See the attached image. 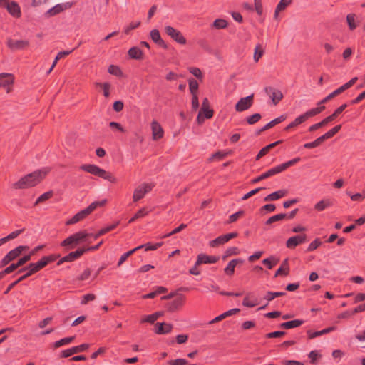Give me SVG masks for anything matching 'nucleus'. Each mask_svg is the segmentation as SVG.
I'll return each mask as SVG.
<instances>
[{"instance_id":"obj_64","label":"nucleus","mask_w":365,"mask_h":365,"mask_svg":"<svg viewBox=\"0 0 365 365\" xmlns=\"http://www.w3.org/2000/svg\"><path fill=\"white\" fill-rule=\"evenodd\" d=\"M192 109L193 110H197L199 108L200 104L198 101L197 95L192 96Z\"/></svg>"},{"instance_id":"obj_26","label":"nucleus","mask_w":365,"mask_h":365,"mask_svg":"<svg viewBox=\"0 0 365 365\" xmlns=\"http://www.w3.org/2000/svg\"><path fill=\"white\" fill-rule=\"evenodd\" d=\"M303 323H304V321L302 319H294V320H291V321H288V322L282 323L280 324V327L289 329L298 327L301 326Z\"/></svg>"},{"instance_id":"obj_29","label":"nucleus","mask_w":365,"mask_h":365,"mask_svg":"<svg viewBox=\"0 0 365 365\" xmlns=\"http://www.w3.org/2000/svg\"><path fill=\"white\" fill-rule=\"evenodd\" d=\"M324 108H325V107L324 106L314 108H312V109L307 110L304 113H303L302 115L304 116V119L307 120L308 118L315 116V115H318L319 113H320L322 110H324Z\"/></svg>"},{"instance_id":"obj_56","label":"nucleus","mask_w":365,"mask_h":365,"mask_svg":"<svg viewBox=\"0 0 365 365\" xmlns=\"http://www.w3.org/2000/svg\"><path fill=\"white\" fill-rule=\"evenodd\" d=\"M285 119H286V116L284 115H282L273 119L268 123H267V127H269V128H271L274 125L283 122L284 120H285Z\"/></svg>"},{"instance_id":"obj_13","label":"nucleus","mask_w":365,"mask_h":365,"mask_svg":"<svg viewBox=\"0 0 365 365\" xmlns=\"http://www.w3.org/2000/svg\"><path fill=\"white\" fill-rule=\"evenodd\" d=\"M150 126L152 130L153 140H158L163 137V129L158 121L153 120L151 123Z\"/></svg>"},{"instance_id":"obj_7","label":"nucleus","mask_w":365,"mask_h":365,"mask_svg":"<svg viewBox=\"0 0 365 365\" xmlns=\"http://www.w3.org/2000/svg\"><path fill=\"white\" fill-rule=\"evenodd\" d=\"M165 32L168 36H169L173 40L176 41L177 43L184 45L186 43V39L182 36L180 31L175 29L171 26H165Z\"/></svg>"},{"instance_id":"obj_8","label":"nucleus","mask_w":365,"mask_h":365,"mask_svg":"<svg viewBox=\"0 0 365 365\" xmlns=\"http://www.w3.org/2000/svg\"><path fill=\"white\" fill-rule=\"evenodd\" d=\"M254 95L251 94L247 97L240 98L235 105V110L237 112H242L248 110L253 104Z\"/></svg>"},{"instance_id":"obj_52","label":"nucleus","mask_w":365,"mask_h":365,"mask_svg":"<svg viewBox=\"0 0 365 365\" xmlns=\"http://www.w3.org/2000/svg\"><path fill=\"white\" fill-rule=\"evenodd\" d=\"M108 71L110 74L114 75L115 76L119 77L123 76V72L118 66L110 65L108 67Z\"/></svg>"},{"instance_id":"obj_2","label":"nucleus","mask_w":365,"mask_h":365,"mask_svg":"<svg viewBox=\"0 0 365 365\" xmlns=\"http://www.w3.org/2000/svg\"><path fill=\"white\" fill-rule=\"evenodd\" d=\"M300 160L301 159L299 157H297V158H293L289 161H287L284 163H282L275 167H273V168L269 169L268 170H267L266 172L262 173L258 177L254 178L252 180V182L257 183V182H259L260 180H262L264 179H266V178H268L273 175H275L277 174H279V173L283 172L284 170H285L286 169H287L289 167L292 166L294 164L297 163L298 162L300 161Z\"/></svg>"},{"instance_id":"obj_20","label":"nucleus","mask_w":365,"mask_h":365,"mask_svg":"<svg viewBox=\"0 0 365 365\" xmlns=\"http://www.w3.org/2000/svg\"><path fill=\"white\" fill-rule=\"evenodd\" d=\"M6 9L8 12L14 17H20L21 9L19 5L16 1H11L7 4Z\"/></svg>"},{"instance_id":"obj_11","label":"nucleus","mask_w":365,"mask_h":365,"mask_svg":"<svg viewBox=\"0 0 365 365\" xmlns=\"http://www.w3.org/2000/svg\"><path fill=\"white\" fill-rule=\"evenodd\" d=\"M185 299V296L182 294H177L173 301L168 303L166 305L167 309L171 312L176 311L183 305Z\"/></svg>"},{"instance_id":"obj_5","label":"nucleus","mask_w":365,"mask_h":365,"mask_svg":"<svg viewBox=\"0 0 365 365\" xmlns=\"http://www.w3.org/2000/svg\"><path fill=\"white\" fill-rule=\"evenodd\" d=\"M29 247L27 246L20 245L9 252L1 259L0 265L4 267L8 264L10 262L19 257L21 252Z\"/></svg>"},{"instance_id":"obj_62","label":"nucleus","mask_w":365,"mask_h":365,"mask_svg":"<svg viewBox=\"0 0 365 365\" xmlns=\"http://www.w3.org/2000/svg\"><path fill=\"white\" fill-rule=\"evenodd\" d=\"M263 187H257V188H255L251 191H250L249 192L245 194L242 197V200H247L248 198H250V197H252V195H255L256 193H257L258 192H259L261 190H262Z\"/></svg>"},{"instance_id":"obj_17","label":"nucleus","mask_w":365,"mask_h":365,"mask_svg":"<svg viewBox=\"0 0 365 365\" xmlns=\"http://www.w3.org/2000/svg\"><path fill=\"white\" fill-rule=\"evenodd\" d=\"M29 44V41L26 40H14L10 38L7 41L8 47L13 51L24 49Z\"/></svg>"},{"instance_id":"obj_15","label":"nucleus","mask_w":365,"mask_h":365,"mask_svg":"<svg viewBox=\"0 0 365 365\" xmlns=\"http://www.w3.org/2000/svg\"><path fill=\"white\" fill-rule=\"evenodd\" d=\"M13 83L14 76L12 74L7 73H0V87L6 88L7 92H9Z\"/></svg>"},{"instance_id":"obj_6","label":"nucleus","mask_w":365,"mask_h":365,"mask_svg":"<svg viewBox=\"0 0 365 365\" xmlns=\"http://www.w3.org/2000/svg\"><path fill=\"white\" fill-rule=\"evenodd\" d=\"M153 185L151 184L145 182L138 186L133 192V201L137 202L143 199L147 193L151 191Z\"/></svg>"},{"instance_id":"obj_58","label":"nucleus","mask_w":365,"mask_h":365,"mask_svg":"<svg viewBox=\"0 0 365 365\" xmlns=\"http://www.w3.org/2000/svg\"><path fill=\"white\" fill-rule=\"evenodd\" d=\"M341 125H338L335 127H334L333 128H331V130H329L328 132H327L326 133H324L326 138L327 139L331 138L332 136H334L336 133H338L339 131V130L341 129Z\"/></svg>"},{"instance_id":"obj_24","label":"nucleus","mask_w":365,"mask_h":365,"mask_svg":"<svg viewBox=\"0 0 365 365\" xmlns=\"http://www.w3.org/2000/svg\"><path fill=\"white\" fill-rule=\"evenodd\" d=\"M48 263V258H41L39 261L36 263H31L28 266V269H31V272H36Z\"/></svg>"},{"instance_id":"obj_48","label":"nucleus","mask_w":365,"mask_h":365,"mask_svg":"<svg viewBox=\"0 0 365 365\" xmlns=\"http://www.w3.org/2000/svg\"><path fill=\"white\" fill-rule=\"evenodd\" d=\"M188 71L192 74L195 77H196L198 80L202 81L203 74L201 70L197 67H189Z\"/></svg>"},{"instance_id":"obj_12","label":"nucleus","mask_w":365,"mask_h":365,"mask_svg":"<svg viewBox=\"0 0 365 365\" xmlns=\"http://www.w3.org/2000/svg\"><path fill=\"white\" fill-rule=\"evenodd\" d=\"M89 347V345L88 344H82L78 346H73L70 349H65L61 352V356L64 358H67L71 356V355L83 351L86 349H88Z\"/></svg>"},{"instance_id":"obj_31","label":"nucleus","mask_w":365,"mask_h":365,"mask_svg":"<svg viewBox=\"0 0 365 365\" xmlns=\"http://www.w3.org/2000/svg\"><path fill=\"white\" fill-rule=\"evenodd\" d=\"M291 2H292V0H280V1L279 2V4H277V6L276 7L274 17L275 19H277L279 13L280 11L284 10L286 9V7L291 4Z\"/></svg>"},{"instance_id":"obj_63","label":"nucleus","mask_w":365,"mask_h":365,"mask_svg":"<svg viewBox=\"0 0 365 365\" xmlns=\"http://www.w3.org/2000/svg\"><path fill=\"white\" fill-rule=\"evenodd\" d=\"M255 9L258 15H262L263 13V6L260 0H255Z\"/></svg>"},{"instance_id":"obj_22","label":"nucleus","mask_w":365,"mask_h":365,"mask_svg":"<svg viewBox=\"0 0 365 365\" xmlns=\"http://www.w3.org/2000/svg\"><path fill=\"white\" fill-rule=\"evenodd\" d=\"M336 329V327H334V326H332V327H327V328H325L321 331H307V335H308V337L309 339H314V338H316L317 336H320L323 334H328V333H330L333 331H335Z\"/></svg>"},{"instance_id":"obj_1","label":"nucleus","mask_w":365,"mask_h":365,"mask_svg":"<svg viewBox=\"0 0 365 365\" xmlns=\"http://www.w3.org/2000/svg\"><path fill=\"white\" fill-rule=\"evenodd\" d=\"M48 172V170L44 168L28 174L15 182L14 187L16 189H24L35 186L46 176Z\"/></svg>"},{"instance_id":"obj_44","label":"nucleus","mask_w":365,"mask_h":365,"mask_svg":"<svg viewBox=\"0 0 365 365\" xmlns=\"http://www.w3.org/2000/svg\"><path fill=\"white\" fill-rule=\"evenodd\" d=\"M148 214V211L146 210V208H145V207L141 208L134 215V216L133 217H131L129 220L128 223H132L135 220L143 217H145Z\"/></svg>"},{"instance_id":"obj_40","label":"nucleus","mask_w":365,"mask_h":365,"mask_svg":"<svg viewBox=\"0 0 365 365\" xmlns=\"http://www.w3.org/2000/svg\"><path fill=\"white\" fill-rule=\"evenodd\" d=\"M74 339H75V336L66 337V338H63L58 341H55L53 343V346L54 348H58L62 346L71 344L74 340Z\"/></svg>"},{"instance_id":"obj_49","label":"nucleus","mask_w":365,"mask_h":365,"mask_svg":"<svg viewBox=\"0 0 365 365\" xmlns=\"http://www.w3.org/2000/svg\"><path fill=\"white\" fill-rule=\"evenodd\" d=\"M53 193V191H48L40 195L36 200L34 205H38L40 202H44L51 197H52Z\"/></svg>"},{"instance_id":"obj_50","label":"nucleus","mask_w":365,"mask_h":365,"mask_svg":"<svg viewBox=\"0 0 365 365\" xmlns=\"http://www.w3.org/2000/svg\"><path fill=\"white\" fill-rule=\"evenodd\" d=\"M284 294H285V292H268L264 295V299L267 300L268 302H270V301L273 300L274 298L283 296Z\"/></svg>"},{"instance_id":"obj_51","label":"nucleus","mask_w":365,"mask_h":365,"mask_svg":"<svg viewBox=\"0 0 365 365\" xmlns=\"http://www.w3.org/2000/svg\"><path fill=\"white\" fill-rule=\"evenodd\" d=\"M257 304V299L255 298L254 299H250L249 296H246L242 301V305L246 307H254Z\"/></svg>"},{"instance_id":"obj_19","label":"nucleus","mask_w":365,"mask_h":365,"mask_svg":"<svg viewBox=\"0 0 365 365\" xmlns=\"http://www.w3.org/2000/svg\"><path fill=\"white\" fill-rule=\"evenodd\" d=\"M244 260L240 258L232 259L224 269V272L227 275L232 276L235 272L236 266L239 264H243Z\"/></svg>"},{"instance_id":"obj_21","label":"nucleus","mask_w":365,"mask_h":365,"mask_svg":"<svg viewBox=\"0 0 365 365\" xmlns=\"http://www.w3.org/2000/svg\"><path fill=\"white\" fill-rule=\"evenodd\" d=\"M173 329V326L168 323H157L155 324V332L158 334H165L170 333Z\"/></svg>"},{"instance_id":"obj_53","label":"nucleus","mask_w":365,"mask_h":365,"mask_svg":"<svg viewBox=\"0 0 365 365\" xmlns=\"http://www.w3.org/2000/svg\"><path fill=\"white\" fill-rule=\"evenodd\" d=\"M286 214H284V213H280V214H277V215H273L272 217H270L267 221H266V224L267 225H270L272 223H274L277 221H279V220H282L283 219L285 218L286 217Z\"/></svg>"},{"instance_id":"obj_18","label":"nucleus","mask_w":365,"mask_h":365,"mask_svg":"<svg viewBox=\"0 0 365 365\" xmlns=\"http://www.w3.org/2000/svg\"><path fill=\"white\" fill-rule=\"evenodd\" d=\"M219 260V257L200 254L197 256L196 264H214Z\"/></svg>"},{"instance_id":"obj_28","label":"nucleus","mask_w":365,"mask_h":365,"mask_svg":"<svg viewBox=\"0 0 365 365\" xmlns=\"http://www.w3.org/2000/svg\"><path fill=\"white\" fill-rule=\"evenodd\" d=\"M86 216H88L85 210H82L80 212H77L72 218L67 221V225H73L75 224L82 220H83Z\"/></svg>"},{"instance_id":"obj_16","label":"nucleus","mask_w":365,"mask_h":365,"mask_svg":"<svg viewBox=\"0 0 365 365\" xmlns=\"http://www.w3.org/2000/svg\"><path fill=\"white\" fill-rule=\"evenodd\" d=\"M307 240L306 235H295L289 237L286 242L288 248H294L297 245L304 243Z\"/></svg>"},{"instance_id":"obj_41","label":"nucleus","mask_w":365,"mask_h":365,"mask_svg":"<svg viewBox=\"0 0 365 365\" xmlns=\"http://www.w3.org/2000/svg\"><path fill=\"white\" fill-rule=\"evenodd\" d=\"M306 120L304 119V116L302 115L297 117L292 122H291L286 128L285 130H288L292 128L297 127L300 124L304 123Z\"/></svg>"},{"instance_id":"obj_10","label":"nucleus","mask_w":365,"mask_h":365,"mask_svg":"<svg viewBox=\"0 0 365 365\" xmlns=\"http://www.w3.org/2000/svg\"><path fill=\"white\" fill-rule=\"evenodd\" d=\"M71 6L72 4L70 2L57 4L52 8L49 9L45 13V15L47 17H51L63 12L65 10L70 9Z\"/></svg>"},{"instance_id":"obj_35","label":"nucleus","mask_w":365,"mask_h":365,"mask_svg":"<svg viewBox=\"0 0 365 365\" xmlns=\"http://www.w3.org/2000/svg\"><path fill=\"white\" fill-rule=\"evenodd\" d=\"M150 36L153 42L159 45H163L164 41L162 40L160 32L158 29H155L150 31Z\"/></svg>"},{"instance_id":"obj_46","label":"nucleus","mask_w":365,"mask_h":365,"mask_svg":"<svg viewBox=\"0 0 365 365\" xmlns=\"http://www.w3.org/2000/svg\"><path fill=\"white\" fill-rule=\"evenodd\" d=\"M72 51H73V50H68V51H63L58 52L50 68L51 70H53V68L56 66L58 61L59 60V58H63L64 56H66L69 55L70 53H71Z\"/></svg>"},{"instance_id":"obj_33","label":"nucleus","mask_w":365,"mask_h":365,"mask_svg":"<svg viewBox=\"0 0 365 365\" xmlns=\"http://www.w3.org/2000/svg\"><path fill=\"white\" fill-rule=\"evenodd\" d=\"M128 56L130 58L138 60L142 58L143 52L139 48L134 46L128 50Z\"/></svg>"},{"instance_id":"obj_60","label":"nucleus","mask_w":365,"mask_h":365,"mask_svg":"<svg viewBox=\"0 0 365 365\" xmlns=\"http://www.w3.org/2000/svg\"><path fill=\"white\" fill-rule=\"evenodd\" d=\"M353 201H362L365 198V192L364 193H356L351 195V192H347Z\"/></svg>"},{"instance_id":"obj_4","label":"nucleus","mask_w":365,"mask_h":365,"mask_svg":"<svg viewBox=\"0 0 365 365\" xmlns=\"http://www.w3.org/2000/svg\"><path fill=\"white\" fill-rule=\"evenodd\" d=\"M92 234L87 232L86 230H82L77 232L67 238H66L61 243V246L62 247H69L70 248H73L77 245L82 242H91L88 240V237H91Z\"/></svg>"},{"instance_id":"obj_42","label":"nucleus","mask_w":365,"mask_h":365,"mask_svg":"<svg viewBox=\"0 0 365 365\" xmlns=\"http://www.w3.org/2000/svg\"><path fill=\"white\" fill-rule=\"evenodd\" d=\"M140 249H141V247H136L134 249L130 250L128 252L122 255L119 259L118 262V266H120L127 259V258L129 256H130L132 254H133L135 251L140 250Z\"/></svg>"},{"instance_id":"obj_38","label":"nucleus","mask_w":365,"mask_h":365,"mask_svg":"<svg viewBox=\"0 0 365 365\" xmlns=\"http://www.w3.org/2000/svg\"><path fill=\"white\" fill-rule=\"evenodd\" d=\"M227 242V241L225 237V235H220V236L216 237L215 239L210 241L209 245L210 247H217L221 245H223V244L226 243Z\"/></svg>"},{"instance_id":"obj_59","label":"nucleus","mask_w":365,"mask_h":365,"mask_svg":"<svg viewBox=\"0 0 365 365\" xmlns=\"http://www.w3.org/2000/svg\"><path fill=\"white\" fill-rule=\"evenodd\" d=\"M322 242L319 239L317 238L314 241H312L308 246L307 250L309 252L313 251L316 250L319 246H320Z\"/></svg>"},{"instance_id":"obj_61","label":"nucleus","mask_w":365,"mask_h":365,"mask_svg":"<svg viewBox=\"0 0 365 365\" xmlns=\"http://www.w3.org/2000/svg\"><path fill=\"white\" fill-rule=\"evenodd\" d=\"M168 365H186L187 364V361L184 359H177L168 361Z\"/></svg>"},{"instance_id":"obj_57","label":"nucleus","mask_w":365,"mask_h":365,"mask_svg":"<svg viewBox=\"0 0 365 365\" xmlns=\"http://www.w3.org/2000/svg\"><path fill=\"white\" fill-rule=\"evenodd\" d=\"M261 115L259 113H255L247 118V122L250 125H253L258 122L261 119Z\"/></svg>"},{"instance_id":"obj_14","label":"nucleus","mask_w":365,"mask_h":365,"mask_svg":"<svg viewBox=\"0 0 365 365\" xmlns=\"http://www.w3.org/2000/svg\"><path fill=\"white\" fill-rule=\"evenodd\" d=\"M86 252L85 249H78L74 252H70L68 255L62 257L57 263L58 265H61L64 262H72L76 259L81 257Z\"/></svg>"},{"instance_id":"obj_30","label":"nucleus","mask_w":365,"mask_h":365,"mask_svg":"<svg viewBox=\"0 0 365 365\" xmlns=\"http://www.w3.org/2000/svg\"><path fill=\"white\" fill-rule=\"evenodd\" d=\"M107 202V200L103 199L100 201H95L92 202L88 207L85 208V211L86 212L87 215H88L91 214L93 210H95L98 207H102L106 205Z\"/></svg>"},{"instance_id":"obj_39","label":"nucleus","mask_w":365,"mask_h":365,"mask_svg":"<svg viewBox=\"0 0 365 365\" xmlns=\"http://www.w3.org/2000/svg\"><path fill=\"white\" fill-rule=\"evenodd\" d=\"M163 315V312H157L152 314L145 316L142 320L141 322H149L154 323L160 316Z\"/></svg>"},{"instance_id":"obj_43","label":"nucleus","mask_w":365,"mask_h":365,"mask_svg":"<svg viewBox=\"0 0 365 365\" xmlns=\"http://www.w3.org/2000/svg\"><path fill=\"white\" fill-rule=\"evenodd\" d=\"M163 244V242H156L155 244H152L150 242H148V243H146V244H144V245H139L138 247H141V249L142 248H145V251L155 250L158 248H159L160 247H161Z\"/></svg>"},{"instance_id":"obj_36","label":"nucleus","mask_w":365,"mask_h":365,"mask_svg":"<svg viewBox=\"0 0 365 365\" xmlns=\"http://www.w3.org/2000/svg\"><path fill=\"white\" fill-rule=\"evenodd\" d=\"M288 259H286L282 264L281 267L276 271L274 277H277L279 274L287 275L289 273Z\"/></svg>"},{"instance_id":"obj_25","label":"nucleus","mask_w":365,"mask_h":365,"mask_svg":"<svg viewBox=\"0 0 365 365\" xmlns=\"http://www.w3.org/2000/svg\"><path fill=\"white\" fill-rule=\"evenodd\" d=\"M119 222H120L119 221H117L116 222H115V223H113L112 225H108V226H106L105 227H103L102 229H101L96 234H92L91 236L93 237L94 240H96L100 236H101L103 235H105L108 232H110V231L114 230L119 225Z\"/></svg>"},{"instance_id":"obj_47","label":"nucleus","mask_w":365,"mask_h":365,"mask_svg":"<svg viewBox=\"0 0 365 365\" xmlns=\"http://www.w3.org/2000/svg\"><path fill=\"white\" fill-rule=\"evenodd\" d=\"M227 25V21L223 19H217L212 24V26L217 29H225Z\"/></svg>"},{"instance_id":"obj_54","label":"nucleus","mask_w":365,"mask_h":365,"mask_svg":"<svg viewBox=\"0 0 365 365\" xmlns=\"http://www.w3.org/2000/svg\"><path fill=\"white\" fill-rule=\"evenodd\" d=\"M96 86H99L103 88V95L106 98H108L110 96V85L109 83H96Z\"/></svg>"},{"instance_id":"obj_27","label":"nucleus","mask_w":365,"mask_h":365,"mask_svg":"<svg viewBox=\"0 0 365 365\" xmlns=\"http://www.w3.org/2000/svg\"><path fill=\"white\" fill-rule=\"evenodd\" d=\"M332 205H333V203L330 200L324 199V200H322L319 202H318L314 205V209L318 212H321V211H323L325 209L332 206Z\"/></svg>"},{"instance_id":"obj_3","label":"nucleus","mask_w":365,"mask_h":365,"mask_svg":"<svg viewBox=\"0 0 365 365\" xmlns=\"http://www.w3.org/2000/svg\"><path fill=\"white\" fill-rule=\"evenodd\" d=\"M80 168L88 173L101 178L110 182L115 183L117 182V178L111 173L101 168L96 165L83 164L80 167Z\"/></svg>"},{"instance_id":"obj_34","label":"nucleus","mask_w":365,"mask_h":365,"mask_svg":"<svg viewBox=\"0 0 365 365\" xmlns=\"http://www.w3.org/2000/svg\"><path fill=\"white\" fill-rule=\"evenodd\" d=\"M279 259L277 257L272 255L268 258H266L262 260V264H264L268 269H272L274 267L278 262Z\"/></svg>"},{"instance_id":"obj_9","label":"nucleus","mask_w":365,"mask_h":365,"mask_svg":"<svg viewBox=\"0 0 365 365\" xmlns=\"http://www.w3.org/2000/svg\"><path fill=\"white\" fill-rule=\"evenodd\" d=\"M264 92L269 95L273 105H277L283 98V94L281 91L275 89L271 86H267L264 89Z\"/></svg>"},{"instance_id":"obj_55","label":"nucleus","mask_w":365,"mask_h":365,"mask_svg":"<svg viewBox=\"0 0 365 365\" xmlns=\"http://www.w3.org/2000/svg\"><path fill=\"white\" fill-rule=\"evenodd\" d=\"M346 21L349 25V27L351 30H354L356 28L357 25L355 22V14H349L346 16Z\"/></svg>"},{"instance_id":"obj_32","label":"nucleus","mask_w":365,"mask_h":365,"mask_svg":"<svg viewBox=\"0 0 365 365\" xmlns=\"http://www.w3.org/2000/svg\"><path fill=\"white\" fill-rule=\"evenodd\" d=\"M334 120H333V116H328L327 118H325L324 120H322L321 122H319L317 123H315L312 125H311L309 128V130L310 132H312V131H314L319 128H320L321 127L325 125L326 124H327L328 123L331 122Z\"/></svg>"},{"instance_id":"obj_45","label":"nucleus","mask_w":365,"mask_h":365,"mask_svg":"<svg viewBox=\"0 0 365 365\" xmlns=\"http://www.w3.org/2000/svg\"><path fill=\"white\" fill-rule=\"evenodd\" d=\"M308 357L310 359V362L314 364L322 357V354L319 351L313 350L309 353Z\"/></svg>"},{"instance_id":"obj_37","label":"nucleus","mask_w":365,"mask_h":365,"mask_svg":"<svg viewBox=\"0 0 365 365\" xmlns=\"http://www.w3.org/2000/svg\"><path fill=\"white\" fill-rule=\"evenodd\" d=\"M187 81L189 85V90L192 96L197 95V91L199 88L197 81L194 78H189Z\"/></svg>"},{"instance_id":"obj_23","label":"nucleus","mask_w":365,"mask_h":365,"mask_svg":"<svg viewBox=\"0 0 365 365\" xmlns=\"http://www.w3.org/2000/svg\"><path fill=\"white\" fill-rule=\"evenodd\" d=\"M287 193L286 190H279L275 191L268 195H267L264 198V201H275L283 197H284Z\"/></svg>"}]
</instances>
